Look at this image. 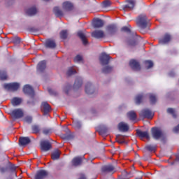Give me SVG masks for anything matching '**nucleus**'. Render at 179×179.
Instances as JSON below:
<instances>
[{
	"label": "nucleus",
	"instance_id": "nucleus-1",
	"mask_svg": "<svg viewBox=\"0 0 179 179\" xmlns=\"http://www.w3.org/2000/svg\"><path fill=\"white\" fill-rule=\"evenodd\" d=\"M149 19L145 14L139 15L136 19V24L140 29H146L149 26Z\"/></svg>",
	"mask_w": 179,
	"mask_h": 179
},
{
	"label": "nucleus",
	"instance_id": "nucleus-2",
	"mask_svg": "<svg viewBox=\"0 0 179 179\" xmlns=\"http://www.w3.org/2000/svg\"><path fill=\"white\" fill-rule=\"evenodd\" d=\"M151 135L153 139L156 141H159V139H162L164 136L163 131L159 127H152L151 129Z\"/></svg>",
	"mask_w": 179,
	"mask_h": 179
},
{
	"label": "nucleus",
	"instance_id": "nucleus-3",
	"mask_svg": "<svg viewBox=\"0 0 179 179\" xmlns=\"http://www.w3.org/2000/svg\"><path fill=\"white\" fill-rule=\"evenodd\" d=\"M139 115L141 117V118H148V120H152L154 115L152 113V110H150V109L145 108L141 111Z\"/></svg>",
	"mask_w": 179,
	"mask_h": 179
},
{
	"label": "nucleus",
	"instance_id": "nucleus-4",
	"mask_svg": "<svg viewBox=\"0 0 179 179\" xmlns=\"http://www.w3.org/2000/svg\"><path fill=\"white\" fill-rule=\"evenodd\" d=\"M110 59H111V57L109 55H107L106 52H103L101 54L99 57V61L101 65H108L110 64Z\"/></svg>",
	"mask_w": 179,
	"mask_h": 179
},
{
	"label": "nucleus",
	"instance_id": "nucleus-5",
	"mask_svg": "<svg viewBox=\"0 0 179 179\" xmlns=\"http://www.w3.org/2000/svg\"><path fill=\"white\" fill-rule=\"evenodd\" d=\"M106 31L109 36H114L118 31V27L115 24H110L106 27Z\"/></svg>",
	"mask_w": 179,
	"mask_h": 179
},
{
	"label": "nucleus",
	"instance_id": "nucleus-6",
	"mask_svg": "<svg viewBox=\"0 0 179 179\" xmlns=\"http://www.w3.org/2000/svg\"><path fill=\"white\" fill-rule=\"evenodd\" d=\"M20 87V85L17 83H13L4 85V88L7 90H10V92H16Z\"/></svg>",
	"mask_w": 179,
	"mask_h": 179
},
{
	"label": "nucleus",
	"instance_id": "nucleus-7",
	"mask_svg": "<svg viewBox=\"0 0 179 179\" xmlns=\"http://www.w3.org/2000/svg\"><path fill=\"white\" fill-rule=\"evenodd\" d=\"M11 115L13 118H15V120H19V118H22L24 113L22 109L17 108L12 110Z\"/></svg>",
	"mask_w": 179,
	"mask_h": 179
},
{
	"label": "nucleus",
	"instance_id": "nucleus-8",
	"mask_svg": "<svg viewBox=\"0 0 179 179\" xmlns=\"http://www.w3.org/2000/svg\"><path fill=\"white\" fill-rule=\"evenodd\" d=\"M23 92L25 94H27L29 97H34V96H36V94L34 93V90L33 87L29 85H26L23 87Z\"/></svg>",
	"mask_w": 179,
	"mask_h": 179
},
{
	"label": "nucleus",
	"instance_id": "nucleus-9",
	"mask_svg": "<svg viewBox=\"0 0 179 179\" xmlns=\"http://www.w3.org/2000/svg\"><path fill=\"white\" fill-rule=\"evenodd\" d=\"M48 177V171L44 170V169H41L39 171H37L34 178L35 179H44L47 178Z\"/></svg>",
	"mask_w": 179,
	"mask_h": 179
},
{
	"label": "nucleus",
	"instance_id": "nucleus-10",
	"mask_svg": "<svg viewBox=\"0 0 179 179\" xmlns=\"http://www.w3.org/2000/svg\"><path fill=\"white\" fill-rule=\"evenodd\" d=\"M52 148L51 143L48 141H43L41 142V150L43 152H48Z\"/></svg>",
	"mask_w": 179,
	"mask_h": 179
},
{
	"label": "nucleus",
	"instance_id": "nucleus-11",
	"mask_svg": "<svg viewBox=\"0 0 179 179\" xmlns=\"http://www.w3.org/2000/svg\"><path fill=\"white\" fill-rule=\"evenodd\" d=\"M41 110L43 113V115H47L51 111V106L48 102H42Z\"/></svg>",
	"mask_w": 179,
	"mask_h": 179
},
{
	"label": "nucleus",
	"instance_id": "nucleus-12",
	"mask_svg": "<svg viewBox=\"0 0 179 179\" xmlns=\"http://www.w3.org/2000/svg\"><path fill=\"white\" fill-rule=\"evenodd\" d=\"M92 26L94 29H101V27H103V26H104V21L99 18H95L93 20Z\"/></svg>",
	"mask_w": 179,
	"mask_h": 179
},
{
	"label": "nucleus",
	"instance_id": "nucleus-13",
	"mask_svg": "<svg viewBox=\"0 0 179 179\" xmlns=\"http://www.w3.org/2000/svg\"><path fill=\"white\" fill-rule=\"evenodd\" d=\"M115 167H114L111 164L105 165L101 169L102 173H115Z\"/></svg>",
	"mask_w": 179,
	"mask_h": 179
},
{
	"label": "nucleus",
	"instance_id": "nucleus-14",
	"mask_svg": "<svg viewBox=\"0 0 179 179\" xmlns=\"http://www.w3.org/2000/svg\"><path fill=\"white\" fill-rule=\"evenodd\" d=\"M45 47L46 48H50V50H54L57 48V43L52 39H48L45 42Z\"/></svg>",
	"mask_w": 179,
	"mask_h": 179
},
{
	"label": "nucleus",
	"instance_id": "nucleus-15",
	"mask_svg": "<svg viewBox=\"0 0 179 179\" xmlns=\"http://www.w3.org/2000/svg\"><path fill=\"white\" fill-rule=\"evenodd\" d=\"M136 4V1L135 0H128L127 3L124 6V10H133Z\"/></svg>",
	"mask_w": 179,
	"mask_h": 179
},
{
	"label": "nucleus",
	"instance_id": "nucleus-16",
	"mask_svg": "<svg viewBox=\"0 0 179 179\" xmlns=\"http://www.w3.org/2000/svg\"><path fill=\"white\" fill-rule=\"evenodd\" d=\"M129 66L134 71H141V64L135 59L130 60Z\"/></svg>",
	"mask_w": 179,
	"mask_h": 179
},
{
	"label": "nucleus",
	"instance_id": "nucleus-17",
	"mask_svg": "<svg viewBox=\"0 0 179 179\" xmlns=\"http://www.w3.org/2000/svg\"><path fill=\"white\" fill-rule=\"evenodd\" d=\"M105 36L104 31L102 30H96L92 33V37H94V38H104Z\"/></svg>",
	"mask_w": 179,
	"mask_h": 179
},
{
	"label": "nucleus",
	"instance_id": "nucleus-18",
	"mask_svg": "<svg viewBox=\"0 0 179 179\" xmlns=\"http://www.w3.org/2000/svg\"><path fill=\"white\" fill-rule=\"evenodd\" d=\"M31 142V140H30V138L29 137H20L19 138V145L20 146H27V145H29Z\"/></svg>",
	"mask_w": 179,
	"mask_h": 179
},
{
	"label": "nucleus",
	"instance_id": "nucleus-19",
	"mask_svg": "<svg viewBox=\"0 0 179 179\" xmlns=\"http://www.w3.org/2000/svg\"><path fill=\"white\" fill-rule=\"evenodd\" d=\"M62 8L66 12H71L73 10V4L69 1H65L62 4Z\"/></svg>",
	"mask_w": 179,
	"mask_h": 179
},
{
	"label": "nucleus",
	"instance_id": "nucleus-20",
	"mask_svg": "<svg viewBox=\"0 0 179 179\" xmlns=\"http://www.w3.org/2000/svg\"><path fill=\"white\" fill-rule=\"evenodd\" d=\"M117 128L120 132H128L129 131V126L122 122L118 124Z\"/></svg>",
	"mask_w": 179,
	"mask_h": 179
},
{
	"label": "nucleus",
	"instance_id": "nucleus-21",
	"mask_svg": "<svg viewBox=\"0 0 179 179\" xmlns=\"http://www.w3.org/2000/svg\"><path fill=\"white\" fill-rule=\"evenodd\" d=\"M136 134L138 138H141V139H143V138H145V139H150V138L148 131H142L140 129L136 130Z\"/></svg>",
	"mask_w": 179,
	"mask_h": 179
},
{
	"label": "nucleus",
	"instance_id": "nucleus-22",
	"mask_svg": "<svg viewBox=\"0 0 179 179\" xmlns=\"http://www.w3.org/2000/svg\"><path fill=\"white\" fill-rule=\"evenodd\" d=\"M77 36L79 37V38H80V40L83 41V44L84 45H87L88 43L87 42V39L86 38V35H85V34L83 33V31H79L77 33Z\"/></svg>",
	"mask_w": 179,
	"mask_h": 179
},
{
	"label": "nucleus",
	"instance_id": "nucleus-23",
	"mask_svg": "<svg viewBox=\"0 0 179 179\" xmlns=\"http://www.w3.org/2000/svg\"><path fill=\"white\" fill-rule=\"evenodd\" d=\"M85 93H87V94H93L94 93V88L93 87V85H92V83H87L86 84Z\"/></svg>",
	"mask_w": 179,
	"mask_h": 179
},
{
	"label": "nucleus",
	"instance_id": "nucleus-24",
	"mask_svg": "<svg viewBox=\"0 0 179 179\" xmlns=\"http://www.w3.org/2000/svg\"><path fill=\"white\" fill-rule=\"evenodd\" d=\"M47 68V62L43 60L38 64L37 71L38 72H44V70Z\"/></svg>",
	"mask_w": 179,
	"mask_h": 179
},
{
	"label": "nucleus",
	"instance_id": "nucleus-25",
	"mask_svg": "<svg viewBox=\"0 0 179 179\" xmlns=\"http://www.w3.org/2000/svg\"><path fill=\"white\" fill-rule=\"evenodd\" d=\"M171 40V36L166 34L164 36L163 38L159 40V44H167Z\"/></svg>",
	"mask_w": 179,
	"mask_h": 179
},
{
	"label": "nucleus",
	"instance_id": "nucleus-26",
	"mask_svg": "<svg viewBox=\"0 0 179 179\" xmlns=\"http://www.w3.org/2000/svg\"><path fill=\"white\" fill-rule=\"evenodd\" d=\"M83 84V81L82 80V78L80 77H78L76 78L74 83L73 87L76 90H77V89H79V87H82Z\"/></svg>",
	"mask_w": 179,
	"mask_h": 179
},
{
	"label": "nucleus",
	"instance_id": "nucleus-27",
	"mask_svg": "<svg viewBox=\"0 0 179 179\" xmlns=\"http://www.w3.org/2000/svg\"><path fill=\"white\" fill-rule=\"evenodd\" d=\"M71 163H72L73 166H75L76 167L78 166H80V164H82V157H74L72 159Z\"/></svg>",
	"mask_w": 179,
	"mask_h": 179
},
{
	"label": "nucleus",
	"instance_id": "nucleus-28",
	"mask_svg": "<svg viewBox=\"0 0 179 179\" xmlns=\"http://www.w3.org/2000/svg\"><path fill=\"white\" fill-rule=\"evenodd\" d=\"M60 156H61V152L58 149L55 150L51 155V157L52 160H58Z\"/></svg>",
	"mask_w": 179,
	"mask_h": 179
},
{
	"label": "nucleus",
	"instance_id": "nucleus-29",
	"mask_svg": "<svg viewBox=\"0 0 179 179\" xmlns=\"http://www.w3.org/2000/svg\"><path fill=\"white\" fill-rule=\"evenodd\" d=\"M53 13L57 17H62V16H64V13L61 9H59V7H55L53 8Z\"/></svg>",
	"mask_w": 179,
	"mask_h": 179
},
{
	"label": "nucleus",
	"instance_id": "nucleus-30",
	"mask_svg": "<svg viewBox=\"0 0 179 179\" xmlns=\"http://www.w3.org/2000/svg\"><path fill=\"white\" fill-rule=\"evenodd\" d=\"M59 36L62 40H66V38H68V36H69V34L68 33V29L62 30L59 33Z\"/></svg>",
	"mask_w": 179,
	"mask_h": 179
},
{
	"label": "nucleus",
	"instance_id": "nucleus-31",
	"mask_svg": "<svg viewBox=\"0 0 179 179\" xmlns=\"http://www.w3.org/2000/svg\"><path fill=\"white\" fill-rule=\"evenodd\" d=\"M37 13V8L36 7H31L27 10L28 16H34Z\"/></svg>",
	"mask_w": 179,
	"mask_h": 179
},
{
	"label": "nucleus",
	"instance_id": "nucleus-32",
	"mask_svg": "<svg viewBox=\"0 0 179 179\" xmlns=\"http://www.w3.org/2000/svg\"><path fill=\"white\" fill-rule=\"evenodd\" d=\"M127 117L130 121H135V120H136V113H135L134 110H131L127 113Z\"/></svg>",
	"mask_w": 179,
	"mask_h": 179
},
{
	"label": "nucleus",
	"instance_id": "nucleus-33",
	"mask_svg": "<svg viewBox=\"0 0 179 179\" xmlns=\"http://www.w3.org/2000/svg\"><path fill=\"white\" fill-rule=\"evenodd\" d=\"M145 150L148 152H156V149H157V145H147L145 147Z\"/></svg>",
	"mask_w": 179,
	"mask_h": 179
},
{
	"label": "nucleus",
	"instance_id": "nucleus-34",
	"mask_svg": "<svg viewBox=\"0 0 179 179\" xmlns=\"http://www.w3.org/2000/svg\"><path fill=\"white\" fill-rule=\"evenodd\" d=\"M122 174H123L124 178H126V179L132 178V177H134L133 171H130L128 173L127 171H124Z\"/></svg>",
	"mask_w": 179,
	"mask_h": 179
},
{
	"label": "nucleus",
	"instance_id": "nucleus-35",
	"mask_svg": "<svg viewBox=\"0 0 179 179\" xmlns=\"http://www.w3.org/2000/svg\"><path fill=\"white\" fill-rule=\"evenodd\" d=\"M11 103H12L13 106H19V104H20L22 103V99L17 98V97H14L11 100Z\"/></svg>",
	"mask_w": 179,
	"mask_h": 179
},
{
	"label": "nucleus",
	"instance_id": "nucleus-36",
	"mask_svg": "<svg viewBox=\"0 0 179 179\" xmlns=\"http://www.w3.org/2000/svg\"><path fill=\"white\" fill-rule=\"evenodd\" d=\"M136 104H141L143 101V94H139L136 96L135 99Z\"/></svg>",
	"mask_w": 179,
	"mask_h": 179
},
{
	"label": "nucleus",
	"instance_id": "nucleus-37",
	"mask_svg": "<svg viewBox=\"0 0 179 179\" xmlns=\"http://www.w3.org/2000/svg\"><path fill=\"white\" fill-rule=\"evenodd\" d=\"M113 67L110 66H106L102 69L103 73H110V72H112Z\"/></svg>",
	"mask_w": 179,
	"mask_h": 179
},
{
	"label": "nucleus",
	"instance_id": "nucleus-38",
	"mask_svg": "<svg viewBox=\"0 0 179 179\" xmlns=\"http://www.w3.org/2000/svg\"><path fill=\"white\" fill-rule=\"evenodd\" d=\"M42 133L43 135H50V134H52V129L47 127H44L42 129Z\"/></svg>",
	"mask_w": 179,
	"mask_h": 179
},
{
	"label": "nucleus",
	"instance_id": "nucleus-39",
	"mask_svg": "<svg viewBox=\"0 0 179 179\" xmlns=\"http://www.w3.org/2000/svg\"><path fill=\"white\" fill-rule=\"evenodd\" d=\"M32 134H38L40 132V126L38 125H33L31 126Z\"/></svg>",
	"mask_w": 179,
	"mask_h": 179
},
{
	"label": "nucleus",
	"instance_id": "nucleus-40",
	"mask_svg": "<svg viewBox=\"0 0 179 179\" xmlns=\"http://www.w3.org/2000/svg\"><path fill=\"white\" fill-rule=\"evenodd\" d=\"M144 64L147 68V69H150V68H153V62L151 60H145Z\"/></svg>",
	"mask_w": 179,
	"mask_h": 179
},
{
	"label": "nucleus",
	"instance_id": "nucleus-41",
	"mask_svg": "<svg viewBox=\"0 0 179 179\" xmlns=\"http://www.w3.org/2000/svg\"><path fill=\"white\" fill-rule=\"evenodd\" d=\"M75 73H76V70H74L73 67H69L66 72L67 76H72V75H75Z\"/></svg>",
	"mask_w": 179,
	"mask_h": 179
},
{
	"label": "nucleus",
	"instance_id": "nucleus-42",
	"mask_svg": "<svg viewBox=\"0 0 179 179\" xmlns=\"http://www.w3.org/2000/svg\"><path fill=\"white\" fill-rule=\"evenodd\" d=\"M8 79V75L6 71H0V80H6Z\"/></svg>",
	"mask_w": 179,
	"mask_h": 179
},
{
	"label": "nucleus",
	"instance_id": "nucleus-43",
	"mask_svg": "<svg viewBox=\"0 0 179 179\" xmlns=\"http://www.w3.org/2000/svg\"><path fill=\"white\" fill-rule=\"evenodd\" d=\"M150 101L151 104H156L157 99H156V95L153 94H150Z\"/></svg>",
	"mask_w": 179,
	"mask_h": 179
},
{
	"label": "nucleus",
	"instance_id": "nucleus-44",
	"mask_svg": "<svg viewBox=\"0 0 179 179\" xmlns=\"http://www.w3.org/2000/svg\"><path fill=\"white\" fill-rule=\"evenodd\" d=\"M30 99L29 101H27V104L29 106H34V104H36V98H34V96H29Z\"/></svg>",
	"mask_w": 179,
	"mask_h": 179
},
{
	"label": "nucleus",
	"instance_id": "nucleus-45",
	"mask_svg": "<svg viewBox=\"0 0 179 179\" xmlns=\"http://www.w3.org/2000/svg\"><path fill=\"white\" fill-rule=\"evenodd\" d=\"M73 127L75 129H80V128H82V123L79 121H75L73 122Z\"/></svg>",
	"mask_w": 179,
	"mask_h": 179
},
{
	"label": "nucleus",
	"instance_id": "nucleus-46",
	"mask_svg": "<svg viewBox=\"0 0 179 179\" xmlns=\"http://www.w3.org/2000/svg\"><path fill=\"white\" fill-rule=\"evenodd\" d=\"M138 44V41L136 40H133V41H129L128 42V45L129 47H135Z\"/></svg>",
	"mask_w": 179,
	"mask_h": 179
},
{
	"label": "nucleus",
	"instance_id": "nucleus-47",
	"mask_svg": "<svg viewBox=\"0 0 179 179\" xmlns=\"http://www.w3.org/2000/svg\"><path fill=\"white\" fill-rule=\"evenodd\" d=\"M24 122H27V124H31L33 121V117H31V116H27L24 118Z\"/></svg>",
	"mask_w": 179,
	"mask_h": 179
},
{
	"label": "nucleus",
	"instance_id": "nucleus-48",
	"mask_svg": "<svg viewBox=\"0 0 179 179\" xmlns=\"http://www.w3.org/2000/svg\"><path fill=\"white\" fill-rule=\"evenodd\" d=\"M111 6V1L110 0H106L103 2V8H108Z\"/></svg>",
	"mask_w": 179,
	"mask_h": 179
},
{
	"label": "nucleus",
	"instance_id": "nucleus-49",
	"mask_svg": "<svg viewBox=\"0 0 179 179\" xmlns=\"http://www.w3.org/2000/svg\"><path fill=\"white\" fill-rule=\"evenodd\" d=\"M121 31H123L124 33H131V29L129 27L125 26L121 28Z\"/></svg>",
	"mask_w": 179,
	"mask_h": 179
},
{
	"label": "nucleus",
	"instance_id": "nucleus-50",
	"mask_svg": "<svg viewBox=\"0 0 179 179\" xmlns=\"http://www.w3.org/2000/svg\"><path fill=\"white\" fill-rule=\"evenodd\" d=\"M10 171H12L13 174H15V177H17V175H16V166L15 165H11L10 166Z\"/></svg>",
	"mask_w": 179,
	"mask_h": 179
},
{
	"label": "nucleus",
	"instance_id": "nucleus-51",
	"mask_svg": "<svg viewBox=\"0 0 179 179\" xmlns=\"http://www.w3.org/2000/svg\"><path fill=\"white\" fill-rule=\"evenodd\" d=\"M20 41L21 39L19 37H15L13 40V43H14V44H20Z\"/></svg>",
	"mask_w": 179,
	"mask_h": 179
},
{
	"label": "nucleus",
	"instance_id": "nucleus-52",
	"mask_svg": "<svg viewBox=\"0 0 179 179\" xmlns=\"http://www.w3.org/2000/svg\"><path fill=\"white\" fill-rule=\"evenodd\" d=\"M167 113H169V114H171L173 117H176V113L174 112V109H173L171 108H169L167 109Z\"/></svg>",
	"mask_w": 179,
	"mask_h": 179
},
{
	"label": "nucleus",
	"instance_id": "nucleus-53",
	"mask_svg": "<svg viewBox=\"0 0 179 179\" xmlns=\"http://www.w3.org/2000/svg\"><path fill=\"white\" fill-rule=\"evenodd\" d=\"M83 58L82 56L78 55L75 58H74V62H80L82 61Z\"/></svg>",
	"mask_w": 179,
	"mask_h": 179
},
{
	"label": "nucleus",
	"instance_id": "nucleus-54",
	"mask_svg": "<svg viewBox=\"0 0 179 179\" xmlns=\"http://www.w3.org/2000/svg\"><path fill=\"white\" fill-rule=\"evenodd\" d=\"M117 142H118V143H121V144L125 143V141L122 139L121 137L117 136Z\"/></svg>",
	"mask_w": 179,
	"mask_h": 179
},
{
	"label": "nucleus",
	"instance_id": "nucleus-55",
	"mask_svg": "<svg viewBox=\"0 0 179 179\" xmlns=\"http://www.w3.org/2000/svg\"><path fill=\"white\" fill-rule=\"evenodd\" d=\"M29 31L30 33H37V31H38V29L34 27H31V28H29Z\"/></svg>",
	"mask_w": 179,
	"mask_h": 179
},
{
	"label": "nucleus",
	"instance_id": "nucleus-56",
	"mask_svg": "<svg viewBox=\"0 0 179 179\" xmlns=\"http://www.w3.org/2000/svg\"><path fill=\"white\" fill-rule=\"evenodd\" d=\"M173 132H175V134H179V124L173 128Z\"/></svg>",
	"mask_w": 179,
	"mask_h": 179
},
{
	"label": "nucleus",
	"instance_id": "nucleus-57",
	"mask_svg": "<svg viewBox=\"0 0 179 179\" xmlns=\"http://www.w3.org/2000/svg\"><path fill=\"white\" fill-rule=\"evenodd\" d=\"M48 92L50 93V94L57 96V93L55 92V91H53L52 89H48Z\"/></svg>",
	"mask_w": 179,
	"mask_h": 179
},
{
	"label": "nucleus",
	"instance_id": "nucleus-58",
	"mask_svg": "<svg viewBox=\"0 0 179 179\" xmlns=\"http://www.w3.org/2000/svg\"><path fill=\"white\" fill-rule=\"evenodd\" d=\"M6 171V168L5 167H1L0 168V172L3 174V173H5Z\"/></svg>",
	"mask_w": 179,
	"mask_h": 179
},
{
	"label": "nucleus",
	"instance_id": "nucleus-59",
	"mask_svg": "<svg viewBox=\"0 0 179 179\" xmlns=\"http://www.w3.org/2000/svg\"><path fill=\"white\" fill-rule=\"evenodd\" d=\"M146 28H141L140 31L143 34H145L146 33V31L145 30Z\"/></svg>",
	"mask_w": 179,
	"mask_h": 179
},
{
	"label": "nucleus",
	"instance_id": "nucleus-60",
	"mask_svg": "<svg viewBox=\"0 0 179 179\" xmlns=\"http://www.w3.org/2000/svg\"><path fill=\"white\" fill-rule=\"evenodd\" d=\"M99 134H104V131H103V129L99 130Z\"/></svg>",
	"mask_w": 179,
	"mask_h": 179
},
{
	"label": "nucleus",
	"instance_id": "nucleus-61",
	"mask_svg": "<svg viewBox=\"0 0 179 179\" xmlns=\"http://www.w3.org/2000/svg\"><path fill=\"white\" fill-rule=\"evenodd\" d=\"M176 160L177 162H179V155L176 156Z\"/></svg>",
	"mask_w": 179,
	"mask_h": 179
},
{
	"label": "nucleus",
	"instance_id": "nucleus-62",
	"mask_svg": "<svg viewBox=\"0 0 179 179\" xmlns=\"http://www.w3.org/2000/svg\"><path fill=\"white\" fill-rule=\"evenodd\" d=\"M78 179H86V177H85V176H81L80 178H78Z\"/></svg>",
	"mask_w": 179,
	"mask_h": 179
},
{
	"label": "nucleus",
	"instance_id": "nucleus-63",
	"mask_svg": "<svg viewBox=\"0 0 179 179\" xmlns=\"http://www.w3.org/2000/svg\"><path fill=\"white\" fill-rule=\"evenodd\" d=\"M170 76H173V74H171V73H169Z\"/></svg>",
	"mask_w": 179,
	"mask_h": 179
},
{
	"label": "nucleus",
	"instance_id": "nucleus-64",
	"mask_svg": "<svg viewBox=\"0 0 179 179\" xmlns=\"http://www.w3.org/2000/svg\"><path fill=\"white\" fill-rule=\"evenodd\" d=\"M66 94H68V91H66Z\"/></svg>",
	"mask_w": 179,
	"mask_h": 179
}]
</instances>
